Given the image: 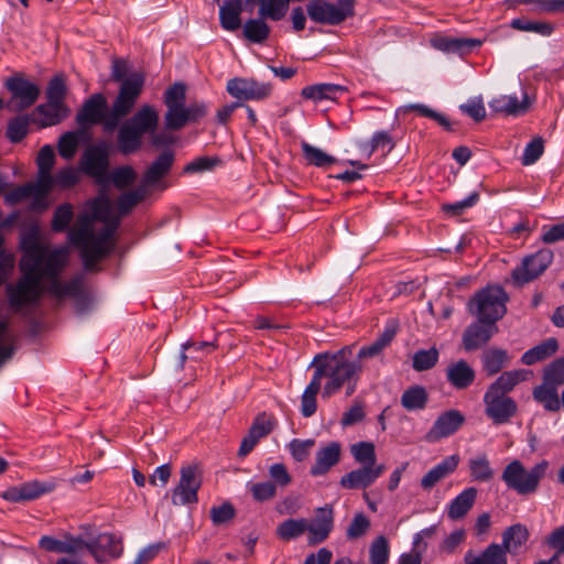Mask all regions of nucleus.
Segmentation results:
<instances>
[{"instance_id":"obj_1","label":"nucleus","mask_w":564,"mask_h":564,"mask_svg":"<svg viewBox=\"0 0 564 564\" xmlns=\"http://www.w3.org/2000/svg\"><path fill=\"white\" fill-rule=\"evenodd\" d=\"M20 248L23 252L20 260L22 276L6 286L9 305L14 312H21L39 301L43 282L50 283L47 292L58 300L78 294L82 285L79 278L68 282L58 279L69 259L67 246L52 248L50 243L41 241L35 230H30L22 236Z\"/></svg>"},{"instance_id":"obj_2","label":"nucleus","mask_w":564,"mask_h":564,"mask_svg":"<svg viewBox=\"0 0 564 564\" xmlns=\"http://www.w3.org/2000/svg\"><path fill=\"white\" fill-rule=\"evenodd\" d=\"M119 220L120 216L113 214L112 202L106 194L89 202L87 209L78 216L68 239L79 249L85 270H96L97 263L112 251Z\"/></svg>"},{"instance_id":"obj_3","label":"nucleus","mask_w":564,"mask_h":564,"mask_svg":"<svg viewBox=\"0 0 564 564\" xmlns=\"http://www.w3.org/2000/svg\"><path fill=\"white\" fill-rule=\"evenodd\" d=\"M144 78L141 74H132L121 84L119 94L107 113V100L102 94H94L83 105L76 116L80 127L102 123L106 131L117 128L120 120L133 108L143 87Z\"/></svg>"},{"instance_id":"obj_4","label":"nucleus","mask_w":564,"mask_h":564,"mask_svg":"<svg viewBox=\"0 0 564 564\" xmlns=\"http://www.w3.org/2000/svg\"><path fill=\"white\" fill-rule=\"evenodd\" d=\"M350 352V348H344L336 354H324L314 358L313 367L315 372L313 378H316L317 382L321 383L323 379H326L322 391L323 398H329L344 386H346V393L348 395L355 392L356 380L361 366L356 361L348 360L347 356Z\"/></svg>"},{"instance_id":"obj_5","label":"nucleus","mask_w":564,"mask_h":564,"mask_svg":"<svg viewBox=\"0 0 564 564\" xmlns=\"http://www.w3.org/2000/svg\"><path fill=\"white\" fill-rule=\"evenodd\" d=\"M549 469L550 463L546 459L538 462L530 468H527L521 460L513 459L503 468L501 479L508 489L518 495L528 496L538 491Z\"/></svg>"},{"instance_id":"obj_6","label":"nucleus","mask_w":564,"mask_h":564,"mask_svg":"<svg viewBox=\"0 0 564 564\" xmlns=\"http://www.w3.org/2000/svg\"><path fill=\"white\" fill-rule=\"evenodd\" d=\"M507 300L508 296L502 288L487 286L470 299L467 308L480 323L496 324L507 312Z\"/></svg>"},{"instance_id":"obj_7","label":"nucleus","mask_w":564,"mask_h":564,"mask_svg":"<svg viewBox=\"0 0 564 564\" xmlns=\"http://www.w3.org/2000/svg\"><path fill=\"white\" fill-rule=\"evenodd\" d=\"M308 18L321 24L337 25L354 13V0H312L306 6Z\"/></svg>"},{"instance_id":"obj_8","label":"nucleus","mask_w":564,"mask_h":564,"mask_svg":"<svg viewBox=\"0 0 564 564\" xmlns=\"http://www.w3.org/2000/svg\"><path fill=\"white\" fill-rule=\"evenodd\" d=\"M108 166L109 153L106 143L90 145L84 151L80 167L85 174L94 177L96 183L101 186L109 184Z\"/></svg>"},{"instance_id":"obj_9","label":"nucleus","mask_w":564,"mask_h":564,"mask_svg":"<svg viewBox=\"0 0 564 564\" xmlns=\"http://www.w3.org/2000/svg\"><path fill=\"white\" fill-rule=\"evenodd\" d=\"M181 477L172 490V503L183 506L197 502V491L202 485V471L198 465L188 464L181 468Z\"/></svg>"},{"instance_id":"obj_10","label":"nucleus","mask_w":564,"mask_h":564,"mask_svg":"<svg viewBox=\"0 0 564 564\" xmlns=\"http://www.w3.org/2000/svg\"><path fill=\"white\" fill-rule=\"evenodd\" d=\"M12 97L8 102V109L20 112L33 106L40 97V87L21 76L9 77L4 83Z\"/></svg>"},{"instance_id":"obj_11","label":"nucleus","mask_w":564,"mask_h":564,"mask_svg":"<svg viewBox=\"0 0 564 564\" xmlns=\"http://www.w3.org/2000/svg\"><path fill=\"white\" fill-rule=\"evenodd\" d=\"M552 260L553 253L547 249L539 250L538 252L525 257L521 264L513 269V281L519 285L531 282L547 269L552 263Z\"/></svg>"},{"instance_id":"obj_12","label":"nucleus","mask_w":564,"mask_h":564,"mask_svg":"<svg viewBox=\"0 0 564 564\" xmlns=\"http://www.w3.org/2000/svg\"><path fill=\"white\" fill-rule=\"evenodd\" d=\"M88 552L98 563H107L121 556L123 552L122 538L113 533H100L89 541Z\"/></svg>"},{"instance_id":"obj_13","label":"nucleus","mask_w":564,"mask_h":564,"mask_svg":"<svg viewBox=\"0 0 564 564\" xmlns=\"http://www.w3.org/2000/svg\"><path fill=\"white\" fill-rule=\"evenodd\" d=\"M485 412L496 424L508 422L517 412L516 402L508 395L487 390L484 395Z\"/></svg>"},{"instance_id":"obj_14","label":"nucleus","mask_w":564,"mask_h":564,"mask_svg":"<svg viewBox=\"0 0 564 564\" xmlns=\"http://www.w3.org/2000/svg\"><path fill=\"white\" fill-rule=\"evenodd\" d=\"M307 543L316 545L324 542L334 528V509L332 506L319 507L312 521L306 519Z\"/></svg>"},{"instance_id":"obj_15","label":"nucleus","mask_w":564,"mask_h":564,"mask_svg":"<svg viewBox=\"0 0 564 564\" xmlns=\"http://www.w3.org/2000/svg\"><path fill=\"white\" fill-rule=\"evenodd\" d=\"M465 423V415L458 410H448L441 413L425 438L430 443L438 442L456 433Z\"/></svg>"},{"instance_id":"obj_16","label":"nucleus","mask_w":564,"mask_h":564,"mask_svg":"<svg viewBox=\"0 0 564 564\" xmlns=\"http://www.w3.org/2000/svg\"><path fill=\"white\" fill-rule=\"evenodd\" d=\"M270 84L260 83L252 78H234L227 83V91L237 99L260 100L270 96Z\"/></svg>"},{"instance_id":"obj_17","label":"nucleus","mask_w":564,"mask_h":564,"mask_svg":"<svg viewBox=\"0 0 564 564\" xmlns=\"http://www.w3.org/2000/svg\"><path fill=\"white\" fill-rule=\"evenodd\" d=\"M54 489L55 484L53 481L43 482L33 480L17 487L9 488L7 491H4L3 498L12 502L28 501L36 499L42 495L48 494Z\"/></svg>"},{"instance_id":"obj_18","label":"nucleus","mask_w":564,"mask_h":564,"mask_svg":"<svg viewBox=\"0 0 564 564\" xmlns=\"http://www.w3.org/2000/svg\"><path fill=\"white\" fill-rule=\"evenodd\" d=\"M383 465L360 467L345 474L340 478V486L345 489H359L371 486L384 471Z\"/></svg>"},{"instance_id":"obj_19","label":"nucleus","mask_w":564,"mask_h":564,"mask_svg":"<svg viewBox=\"0 0 564 564\" xmlns=\"http://www.w3.org/2000/svg\"><path fill=\"white\" fill-rule=\"evenodd\" d=\"M498 333V326L491 322L474 323L463 335V345L467 351L476 350L486 345Z\"/></svg>"},{"instance_id":"obj_20","label":"nucleus","mask_w":564,"mask_h":564,"mask_svg":"<svg viewBox=\"0 0 564 564\" xmlns=\"http://www.w3.org/2000/svg\"><path fill=\"white\" fill-rule=\"evenodd\" d=\"M341 446L338 442H329L315 454V463L311 467L314 477L326 475L340 460Z\"/></svg>"},{"instance_id":"obj_21","label":"nucleus","mask_w":564,"mask_h":564,"mask_svg":"<svg viewBox=\"0 0 564 564\" xmlns=\"http://www.w3.org/2000/svg\"><path fill=\"white\" fill-rule=\"evenodd\" d=\"M458 463L459 457L457 455L444 458L422 477L420 482L421 487L424 490L430 491L441 480L453 474L456 470Z\"/></svg>"},{"instance_id":"obj_22","label":"nucleus","mask_w":564,"mask_h":564,"mask_svg":"<svg viewBox=\"0 0 564 564\" xmlns=\"http://www.w3.org/2000/svg\"><path fill=\"white\" fill-rule=\"evenodd\" d=\"M489 107L497 113L519 116L528 111L530 102L527 94L523 95L522 100L514 95H500L489 101Z\"/></svg>"},{"instance_id":"obj_23","label":"nucleus","mask_w":564,"mask_h":564,"mask_svg":"<svg viewBox=\"0 0 564 564\" xmlns=\"http://www.w3.org/2000/svg\"><path fill=\"white\" fill-rule=\"evenodd\" d=\"M68 108L65 104L46 101L37 106L33 115L39 117L35 118L34 121L45 128L59 123L68 116Z\"/></svg>"},{"instance_id":"obj_24","label":"nucleus","mask_w":564,"mask_h":564,"mask_svg":"<svg viewBox=\"0 0 564 564\" xmlns=\"http://www.w3.org/2000/svg\"><path fill=\"white\" fill-rule=\"evenodd\" d=\"M478 490L475 487L465 488L447 506L446 514L451 520L463 519L474 507Z\"/></svg>"},{"instance_id":"obj_25","label":"nucleus","mask_w":564,"mask_h":564,"mask_svg":"<svg viewBox=\"0 0 564 564\" xmlns=\"http://www.w3.org/2000/svg\"><path fill=\"white\" fill-rule=\"evenodd\" d=\"M127 123L142 137L148 133L153 134L159 124V113L152 106L144 105L127 121Z\"/></svg>"},{"instance_id":"obj_26","label":"nucleus","mask_w":564,"mask_h":564,"mask_svg":"<svg viewBox=\"0 0 564 564\" xmlns=\"http://www.w3.org/2000/svg\"><path fill=\"white\" fill-rule=\"evenodd\" d=\"M219 21L223 29L236 31L241 26L242 1L218 0Z\"/></svg>"},{"instance_id":"obj_27","label":"nucleus","mask_w":564,"mask_h":564,"mask_svg":"<svg viewBox=\"0 0 564 564\" xmlns=\"http://www.w3.org/2000/svg\"><path fill=\"white\" fill-rule=\"evenodd\" d=\"M344 93H346V87L341 85L322 83L304 87L301 90V96L304 99L321 102L323 100H336Z\"/></svg>"},{"instance_id":"obj_28","label":"nucleus","mask_w":564,"mask_h":564,"mask_svg":"<svg viewBox=\"0 0 564 564\" xmlns=\"http://www.w3.org/2000/svg\"><path fill=\"white\" fill-rule=\"evenodd\" d=\"M447 381L456 389H466L475 380V371L465 360L451 364L446 369Z\"/></svg>"},{"instance_id":"obj_29","label":"nucleus","mask_w":564,"mask_h":564,"mask_svg":"<svg viewBox=\"0 0 564 564\" xmlns=\"http://www.w3.org/2000/svg\"><path fill=\"white\" fill-rule=\"evenodd\" d=\"M465 564H508L505 549L498 543H490L480 554L474 555L467 552Z\"/></svg>"},{"instance_id":"obj_30","label":"nucleus","mask_w":564,"mask_h":564,"mask_svg":"<svg viewBox=\"0 0 564 564\" xmlns=\"http://www.w3.org/2000/svg\"><path fill=\"white\" fill-rule=\"evenodd\" d=\"M529 540V531L525 525L517 523L508 527L502 532V543L500 544L506 554H516L518 551L525 545Z\"/></svg>"},{"instance_id":"obj_31","label":"nucleus","mask_w":564,"mask_h":564,"mask_svg":"<svg viewBox=\"0 0 564 564\" xmlns=\"http://www.w3.org/2000/svg\"><path fill=\"white\" fill-rule=\"evenodd\" d=\"M265 19L259 14L258 18L247 20L242 25L243 37L253 44H264L271 34V26Z\"/></svg>"},{"instance_id":"obj_32","label":"nucleus","mask_w":564,"mask_h":564,"mask_svg":"<svg viewBox=\"0 0 564 564\" xmlns=\"http://www.w3.org/2000/svg\"><path fill=\"white\" fill-rule=\"evenodd\" d=\"M173 162V152L164 151L147 170L143 177L144 185H153L164 177L171 170Z\"/></svg>"},{"instance_id":"obj_33","label":"nucleus","mask_w":564,"mask_h":564,"mask_svg":"<svg viewBox=\"0 0 564 564\" xmlns=\"http://www.w3.org/2000/svg\"><path fill=\"white\" fill-rule=\"evenodd\" d=\"M117 143L119 151L129 155L135 153L142 145V135L127 122L118 131Z\"/></svg>"},{"instance_id":"obj_34","label":"nucleus","mask_w":564,"mask_h":564,"mask_svg":"<svg viewBox=\"0 0 564 564\" xmlns=\"http://www.w3.org/2000/svg\"><path fill=\"white\" fill-rule=\"evenodd\" d=\"M468 468L474 481L488 482L495 477V469L491 467L488 456L484 453L471 457L468 460Z\"/></svg>"},{"instance_id":"obj_35","label":"nucleus","mask_w":564,"mask_h":564,"mask_svg":"<svg viewBox=\"0 0 564 564\" xmlns=\"http://www.w3.org/2000/svg\"><path fill=\"white\" fill-rule=\"evenodd\" d=\"M55 162V153L54 149L51 145H44L41 148L37 158V178L36 181L40 182L41 185L45 186L50 191V183L52 181V174L51 171L54 166Z\"/></svg>"},{"instance_id":"obj_36","label":"nucleus","mask_w":564,"mask_h":564,"mask_svg":"<svg viewBox=\"0 0 564 564\" xmlns=\"http://www.w3.org/2000/svg\"><path fill=\"white\" fill-rule=\"evenodd\" d=\"M481 41L466 37H441L435 41V46L444 52L466 54L479 47Z\"/></svg>"},{"instance_id":"obj_37","label":"nucleus","mask_w":564,"mask_h":564,"mask_svg":"<svg viewBox=\"0 0 564 564\" xmlns=\"http://www.w3.org/2000/svg\"><path fill=\"white\" fill-rule=\"evenodd\" d=\"M429 401V393L422 386H411L405 389L400 398L401 405L406 411L424 410Z\"/></svg>"},{"instance_id":"obj_38","label":"nucleus","mask_w":564,"mask_h":564,"mask_svg":"<svg viewBox=\"0 0 564 564\" xmlns=\"http://www.w3.org/2000/svg\"><path fill=\"white\" fill-rule=\"evenodd\" d=\"M50 191L35 181L34 183H28L25 185L13 188L6 196V199L10 204H17L28 197H34L35 200H42L45 198Z\"/></svg>"},{"instance_id":"obj_39","label":"nucleus","mask_w":564,"mask_h":564,"mask_svg":"<svg viewBox=\"0 0 564 564\" xmlns=\"http://www.w3.org/2000/svg\"><path fill=\"white\" fill-rule=\"evenodd\" d=\"M529 375L528 370H511L501 373L495 382H492L487 390L498 392L499 394L507 395L518 383L527 380Z\"/></svg>"},{"instance_id":"obj_40","label":"nucleus","mask_w":564,"mask_h":564,"mask_svg":"<svg viewBox=\"0 0 564 564\" xmlns=\"http://www.w3.org/2000/svg\"><path fill=\"white\" fill-rule=\"evenodd\" d=\"M557 348V340L555 338H547L546 340L525 351L521 357V361L527 366L534 365L554 355Z\"/></svg>"},{"instance_id":"obj_41","label":"nucleus","mask_w":564,"mask_h":564,"mask_svg":"<svg viewBox=\"0 0 564 564\" xmlns=\"http://www.w3.org/2000/svg\"><path fill=\"white\" fill-rule=\"evenodd\" d=\"M534 400L546 411L557 412L562 406V398H558L557 388L541 383L533 390Z\"/></svg>"},{"instance_id":"obj_42","label":"nucleus","mask_w":564,"mask_h":564,"mask_svg":"<svg viewBox=\"0 0 564 564\" xmlns=\"http://www.w3.org/2000/svg\"><path fill=\"white\" fill-rule=\"evenodd\" d=\"M307 530L305 518H290L282 521L275 530L276 536L282 541L296 540Z\"/></svg>"},{"instance_id":"obj_43","label":"nucleus","mask_w":564,"mask_h":564,"mask_svg":"<svg viewBox=\"0 0 564 564\" xmlns=\"http://www.w3.org/2000/svg\"><path fill=\"white\" fill-rule=\"evenodd\" d=\"M17 336L10 329L9 322L4 318L0 319V367L12 358L15 352Z\"/></svg>"},{"instance_id":"obj_44","label":"nucleus","mask_w":564,"mask_h":564,"mask_svg":"<svg viewBox=\"0 0 564 564\" xmlns=\"http://www.w3.org/2000/svg\"><path fill=\"white\" fill-rule=\"evenodd\" d=\"M395 336L393 327L386 328L383 333L370 345L364 346L358 351V359L373 358L387 348Z\"/></svg>"},{"instance_id":"obj_45","label":"nucleus","mask_w":564,"mask_h":564,"mask_svg":"<svg viewBox=\"0 0 564 564\" xmlns=\"http://www.w3.org/2000/svg\"><path fill=\"white\" fill-rule=\"evenodd\" d=\"M508 354L505 349L490 348L481 356L484 370L488 376L498 373L508 362Z\"/></svg>"},{"instance_id":"obj_46","label":"nucleus","mask_w":564,"mask_h":564,"mask_svg":"<svg viewBox=\"0 0 564 564\" xmlns=\"http://www.w3.org/2000/svg\"><path fill=\"white\" fill-rule=\"evenodd\" d=\"M350 453L356 463L362 467L378 466L376 447L371 442H358L350 446Z\"/></svg>"},{"instance_id":"obj_47","label":"nucleus","mask_w":564,"mask_h":564,"mask_svg":"<svg viewBox=\"0 0 564 564\" xmlns=\"http://www.w3.org/2000/svg\"><path fill=\"white\" fill-rule=\"evenodd\" d=\"M394 147L395 142L393 138L387 131H377L373 133L369 144H360L361 151L366 152L368 158L377 150H386V153H389Z\"/></svg>"},{"instance_id":"obj_48","label":"nucleus","mask_w":564,"mask_h":564,"mask_svg":"<svg viewBox=\"0 0 564 564\" xmlns=\"http://www.w3.org/2000/svg\"><path fill=\"white\" fill-rule=\"evenodd\" d=\"M319 390L321 382H317V379L312 377L301 398V412L303 416L310 417L316 412V395Z\"/></svg>"},{"instance_id":"obj_49","label":"nucleus","mask_w":564,"mask_h":564,"mask_svg":"<svg viewBox=\"0 0 564 564\" xmlns=\"http://www.w3.org/2000/svg\"><path fill=\"white\" fill-rule=\"evenodd\" d=\"M301 148L308 164L324 167L335 162V158L325 153L322 149L308 144L307 142H302Z\"/></svg>"},{"instance_id":"obj_50","label":"nucleus","mask_w":564,"mask_h":564,"mask_svg":"<svg viewBox=\"0 0 564 564\" xmlns=\"http://www.w3.org/2000/svg\"><path fill=\"white\" fill-rule=\"evenodd\" d=\"M542 382L557 389L564 384V358H557L545 367Z\"/></svg>"},{"instance_id":"obj_51","label":"nucleus","mask_w":564,"mask_h":564,"mask_svg":"<svg viewBox=\"0 0 564 564\" xmlns=\"http://www.w3.org/2000/svg\"><path fill=\"white\" fill-rule=\"evenodd\" d=\"M29 126H30L29 116L14 117L8 123V129H7L8 139L13 143L20 142L28 134Z\"/></svg>"},{"instance_id":"obj_52","label":"nucleus","mask_w":564,"mask_h":564,"mask_svg":"<svg viewBox=\"0 0 564 564\" xmlns=\"http://www.w3.org/2000/svg\"><path fill=\"white\" fill-rule=\"evenodd\" d=\"M109 175V183L115 187L123 189L130 186L137 178V173L130 165L120 166L115 169Z\"/></svg>"},{"instance_id":"obj_53","label":"nucleus","mask_w":564,"mask_h":564,"mask_svg":"<svg viewBox=\"0 0 564 564\" xmlns=\"http://www.w3.org/2000/svg\"><path fill=\"white\" fill-rule=\"evenodd\" d=\"M165 124L170 130H178L187 123L186 107L184 105L166 106Z\"/></svg>"},{"instance_id":"obj_54","label":"nucleus","mask_w":564,"mask_h":564,"mask_svg":"<svg viewBox=\"0 0 564 564\" xmlns=\"http://www.w3.org/2000/svg\"><path fill=\"white\" fill-rule=\"evenodd\" d=\"M438 360V350L434 347L419 350L413 356V368L416 371L429 370L435 366Z\"/></svg>"},{"instance_id":"obj_55","label":"nucleus","mask_w":564,"mask_h":564,"mask_svg":"<svg viewBox=\"0 0 564 564\" xmlns=\"http://www.w3.org/2000/svg\"><path fill=\"white\" fill-rule=\"evenodd\" d=\"M276 425V420L273 415L262 412L258 414L251 424L249 431L257 435L260 440L272 432Z\"/></svg>"},{"instance_id":"obj_56","label":"nucleus","mask_w":564,"mask_h":564,"mask_svg":"<svg viewBox=\"0 0 564 564\" xmlns=\"http://www.w3.org/2000/svg\"><path fill=\"white\" fill-rule=\"evenodd\" d=\"M369 552L371 564H387L389 560L388 540L383 535L376 538L370 545Z\"/></svg>"},{"instance_id":"obj_57","label":"nucleus","mask_w":564,"mask_h":564,"mask_svg":"<svg viewBox=\"0 0 564 564\" xmlns=\"http://www.w3.org/2000/svg\"><path fill=\"white\" fill-rule=\"evenodd\" d=\"M459 110L476 122L482 121L486 117L484 100L480 96L469 98L465 104L459 106Z\"/></svg>"},{"instance_id":"obj_58","label":"nucleus","mask_w":564,"mask_h":564,"mask_svg":"<svg viewBox=\"0 0 564 564\" xmlns=\"http://www.w3.org/2000/svg\"><path fill=\"white\" fill-rule=\"evenodd\" d=\"M74 213L70 204H63L56 208L52 219V229L54 231H64L73 220Z\"/></svg>"},{"instance_id":"obj_59","label":"nucleus","mask_w":564,"mask_h":564,"mask_svg":"<svg viewBox=\"0 0 564 564\" xmlns=\"http://www.w3.org/2000/svg\"><path fill=\"white\" fill-rule=\"evenodd\" d=\"M66 96V84L62 75L54 76L46 88L47 101L65 104L64 99Z\"/></svg>"},{"instance_id":"obj_60","label":"nucleus","mask_w":564,"mask_h":564,"mask_svg":"<svg viewBox=\"0 0 564 564\" xmlns=\"http://www.w3.org/2000/svg\"><path fill=\"white\" fill-rule=\"evenodd\" d=\"M79 180V173L75 167L68 166L61 171H58L54 176L52 175V181L50 183V191L53 186H59L63 188L70 187L75 185Z\"/></svg>"},{"instance_id":"obj_61","label":"nucleus","mask_w":564,"mask_h":564,"mask_svg":"<svg viewBox=\"0 0 564 564\" xmlns=\"http://www.w3.org/2000/svg\"><path fill=\"white\" fill-rule=\"evenodd\" d=\"M543 152H544L543 139L540 137L534 138L532 141H530L525 145V148L523 150L522 158H521V163L525 166L531 165V164L535 163L541 158Z\"/></svg>"},{"instance_id":"obj_62","label":"nucleus","mask_w":564,"mask_h":564,"mask_svg":"<svg viewBox=\"0 0 564 564\" xmlns=\"http://www.w3.org/2000/svg\"><path fill=\"white\" fill-rule=\"evenodd\" d=\"M79 139L76 132L64 133L58 141V152L61 156L70 160L75 156Z\"/></svg>"},{"instance_id":"obj_63","label":"nucleus","mask_w":564,"mask_h":564,"mask_svg":"<svg viewBox=\"0 0 564 564\" xmlns=\"http://www.w3.org/2000/svg\"><path fill=\"white\" fill-rule=\"evenodd\" d=\"M314 445V440L294 438L289 443L288 447L294 460L303 462L310 456L311 449Z\"/></svg>"},{"instance_id":"obj_64","label":"nucleus","mask_w":564,"mask_h":564,"mask_svg":"<svg viewBox=\"0 0 564 564\" xmlns=\"http://www.w3.org/2000/svg\"><path fill=\"white\" fill-rule=\"evenodd\" d=\"M370 528L369 519L361 512L356 513L351 523L347 528L346 536L349 540H356L365 535Z\"/></svg>"}]
</instances>
